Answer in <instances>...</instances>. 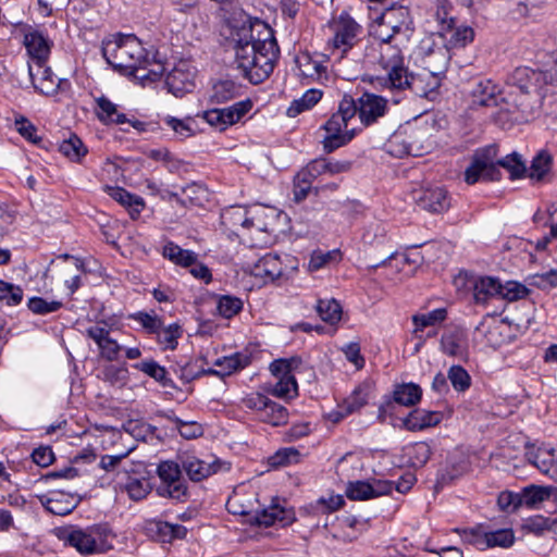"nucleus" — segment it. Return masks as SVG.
Masks as SVG:
<instances>
[{
    "instance_id": "obj_49",
    "label": "nucleus",
    "mask_w": 557,
    "mask_h": 557,
    "mask_svg": "<svg viewBox=\"0 0 557 557\" xmlns=\"http://www.w3.org/2000/svg\"><path fill=\"white\" fill-rule=\"evenodd\" d=\"M422 396V389L413 383L401 384L394 392V400L404 406L416 405Z\"/></svg>"
},
{
    "instance_id": "obj_47",
    "label": "nucleus",
    "mask_w": 557,
    "mask_h": 557,
    "mask_svg": "<svg viewBox=\"0 0 557 557\" xmlns=\"http://www.w3.org/2000/svg\"><path fill=\"white\" fill-rule=\"evenodd\" d=\"M326 173V159H317L308 163V165L297 174V178L307 186L300 189V194L306 196V190L310 187L313 180Z\"/></svg>"
},
{
    "instance_id": "obj_48",
    "label": "nucleus",
    "mask_w": 557,
    "mask_h": 557,
    "mask_svg": "<svg viewBox=\"0 0 557 557\" xmlns=\"http://www.w3.org/2000/svg\"><path fill=\"white\" fill-rule=\"evenodd\" d=\"M342 259V253L338 249L329 251L314 250L308 262V270L310 272L319 271L330 264L338 263Z\"/></svg>"
},
{
    "instance_id": "obj_14",
    "label": "nucleus",
    "mask_w": 557,
    "mask_h": 557,
    "mask_svg": "<svg viewBox=\"0 0 557 557\" xmlns=\"http://www.w3.org/2000/svg\"><path fill=\"white\" fill-rule=\"evenodd\" d=\"M252 108L249 99L235 102L223 109H211L202 113L203 120L219 131H224L228 126L236 124Z\"/></svg>"
},
{
    "instance_id": "obj_10",
    "label": "nucleus",
    "mask_w": 557,
    "mask_h": 557,
    "mask_svg": "<svg viewBox=\"0 0 557 557\" xmlns=\"http://www.w3.org/2000/svg\"><path fill=\"white\" fill-rule=\"evenodd\" d=\"M301 360L297 357L289 359H277L270 364L271 373L277 382L270 389V393L278 398H293L297 395V382L295 371L300 367Z\"/></svg>"
},
{
    "instance_id": "obj_1",
    "label": "nucleus",
    "mask_w": 557,
    "mask_h": 557,
    "mask_svg": "<svg viewBox=\"0 0 557 557\" xmlns=\"http://www.w3.org/2000/svg\"><path fill=\"white\" fill-rule=\"evenodd\" d=\"M235 50V63L252 84H260L273 72L278 46L272 29L258 23L244 21L232 25L230 35Z\"/></svg>"
},
{
    "instance_id": "obj_18",
    "label": "nucleus",
    "mask_w": 557,
    "mask_h": 557,
    "mask_svg": "<svg viewBox=\"0 0 557 557\" xmlns=\"http://www.w3.org/2000/svg\"><path fill=\"white\" fill-rule=\"evenodd\" d=\"M414 201L420 209L434 214L446 212L451 205L448 191L442 186L420 189L414 196Z\"/></svg>"
},
{
    "instance_id": "obj_35",
    "label": "nucleus",
    "mask_w": 557,
    "mask_h": 557,
    "mask_svg": "<svg viewBox=\"0 0 557 557\" xmlns=\"http://www.w3.org/2000/svg\"><path fill=\"white\" fill-rule=\"evenodd\" d=\"M373 389L374 384L371 381H364L359 384L342 405V409L345 411V414H350L362 408L371 398Z\"/></svg>"
},
{
    "instance_id": "obj_11",
    "label": "nucleus",
    "mask_w": 557,
    "mask_h": 557,
    "mask_svg": "<svg viewBox=\"0 0 557 557\" xmlns=\"http://www.w3.org/2000/svg\"><path fill=\"white\" fill-rule=\"evenodd\" d=\"M160 484L157 493L161 497L183 500L187 493V485L182 476L181 467L174 461H162L157 469Z\"/></svg>"
},
{
    "instance_id": "obj_5",
    "label": "nucleus",
    "mask_w": 557,
    "mask_h": 557,
    "mask_svg": "<svg viewBox=\"0 0 557 557\" xmlns=\"http://www.w3.org/2000/svg\"><path fill=\"white\" fill-rule=\"evenodd\" d=\"M57 536L65 545L75 548L82 555L103 554L113 545L112 536L107 525L94 524L87 528L66 527L57 530Z\"/></svg>"
},
{
    "instance_id": "obj_32",
    "label": "nucleus",
    "mask_w": 557,
    "mask_h": 557,
    "mask_svg": "<svg viewBox=\"0 0 557 557\" xmlns=\"http://www.w3.org/2000/svg\"><path fill=\"white\" fill-rule=\"evenodd\" d=\"M146 528L161 542L184 539L187 534V529L184 525L161 520H150L147 522Z\"/></svg>"
},
{
    "instance_id": "obj_33",
    "label": "nucleus",
    "mask_w": 557,
    "mask_h": 557,
    "mask_svg": "<svg viewBox=\"0 0 557 557\" xmlns=\"http://www.w3.org/2000/svg\"><path fill=\"white\" fill-rule=\"evenodd\" d=\"M243 94V86L233 79H220L212 85L209 94L211 103H223L233 100Z\"/></svg>"
},
{
    "instance_id": "obj_59",
    "label": "nucleus",
    "mask_w": 557,
    "mask_h": 557,
    "mask_svg": "<svg viewBox=\"0 0 557 557\" xmlns=\"http://www.w3.org/2000/svg\"><path fill=\"white\" fill-rule=\"evenodd\" d=\"M135 369L146 373L156 381L166 385V370L154 360H145L133 366Z\"/></svg>"
},
{
    "instance_id": "obj_39",
    "label": "nucleus",
    "mask_w": 557,
    "mask_h": 557,
    "mask_svg": "<svg viewBox=\"0 0 557 557\" xmlns=\"http://www.w3.org/2000/svg\"><path fill=\"white\" fill-rule=\"evenodd\" d=\"M96 114L103 123L124 124L128 122L124 113L117 112V107L110 99L104 96L96 98Z\"/></svg>"
},
{
    "instance_id": "obj_56",
    "label": "nucleus",
    "mask_w": 557,
    "mask_h": 557,
    "mask_svg": "<svg viewBox=\"0 0 557 557\" xmlns=\"http://www.w3.org/2000/svg\"><path fill=\"white\" fill-rule=\"evenodd\" d=\"M151 486L146 479L132 478L124 486L131 499L138 502L144 499L150 493Z\"/></svg>"
},
{
    "instance_id": "obj_24",
    "label": "nucleus",
    "mask_w": 557,
    "mask_h": 557,
    "mask_svg": "<svg viewBox=\"0 0 557 557\" xmlns=\"http://www.w3.org/2000/svg\"><path fill=\"white\" fill-rule=\"evenodd\" d=\"M421 50L423 51V67L442 76L448 67L449 50L442 42L432 45L423 42Z\"/></svg>"
},
{
    "instance_id": "obj_4",
    "label": "nucleus",
    "mask_w": 557,
    "mask_h": 557,
    "mask_svg": "<svg viewBox=\"0 0 557 557\" xmlns=\"http://www.w3.org/2000/svg\"><path fill=\"white\" fill-rule=\"evenodd\" d=\"M397 36L392 28H387L379 17L370 28V37L362 48V62L369 66L379 65L386 71L404 58L397 45L392 44Z\"/></svg>"
},
{
    "instance_id": "obj_53",
    "label": "nucleus",
    "mask_w": 557,
    "mask_h": 557,
    "mask_svg": "<svg viewBox=\"0 0 557 557\" xmlns=\"http://www.w3.org/2000/svg\"><path fill=\"white\" fill-rule=\"evenodd\" d=\"M502 166L507 170L511 178H519L527 172V166L521 157L512 152L497 160V168Z\"/></svg>"
},
{
    "instance_id": "obj_60",
    "label": "nucleus",
    "mask_w": 557,
    "mask_h": 557,
    "mask_svg": "<svg viewBox=\"0 0 557 557\" xmlns=\"http://www.w3.org/2000/svg\"><path fill=\"white\" fill-rule=\"evenodd\" d=\"M361 470V461L356 456L348 454L344 456L337 465V472L342 478L350 479L357 475Z\"/></svg>"
},
{
    "instance_id": "obj_17",
    "label": "nucleus",
    "mask_w": 557,
    "mask_h": 557,
    "mask_svg": "<svg viewBox=\"0 0 557 557\" xmlns=\"http://www.w3.org/2000/svg\"><path fill=\"white\" fill-rule=\"evenodd\" d=\"M393 482L387 480L348 481L346 496L352 500H369L391 494Z\"/></svg>"
},
{
    "instance_id": "obj_21",
    "label": "nucleus",
    "mask_w": 557,
    "mask_h": 557,
    "mask_svg": "<svg viewBox=\"0 0 557 557\" xmlns=\"http://www.w3.org/2000/svg\"><path fill=\"white\" fill-rule=\"evenodd\" d=\"M86 334L97 344L102 358L108 361L119 359L123 347L110 336V331L106 325H91L86 330Z\"/></svg>"
},
{
    "instance_id": "obj_36",
    "label": "nucleus",
    "mask_w": 557,
    "mask_h": 557,
    "mask_svg": "<svg viewBox=\"0 0 557 557\" xmlns=\"http://www.w3.org/2000/svg\"><path fill=\"white\" fill-rule=\"evenodd\" d=\"M46 509L57 516H65L72 512L78 505L74 495L62 492H53L44 503Z\"/></svg>"
},
{
    "instance_id": "obj_7",
    "label": "nucleus",
    "mask_w": 557,
    "mask_h": 557,
    "mask_svg": "<svg viewBox=\"0 0 557 557\" xmlns=\"http://www.w3.org/2000/svg\"><path fill=\"white\" fill-rule=\"evenodd\" d=\"M330 28L333 33L329 40L331 55L341 60L351 53L352 59L362 61L364 42H359L361 26L349 14L342 12L333 18Z\"/></svg>"
},
{
    "instance_id": "obj_29",
    "label": "nucleus",
    "mask_w": 557,
    "mask_h": 557,
    "mask_svg": "<svg viewBox=\"0 0 557 557\" xmlns=\"http://www.w3.org/2000/svg\"><path fill=\"white\" fill-rule=\"evenodd\" d=\"M444 354L465 360L468 358V336L462 329H454L446 332L441 339Z\"/></svg>"
},
{
    "instance_id": "obj_62",
    "label": "nucleus",
    "mask_w": 557,
    "mask_h": 557,
    "mask_svg": "<svg viewBox=\"0 0 557 557\" xmlns=\"http://www.w3.org/2000/svg\"><path fill=\"white\" fill-rule=\"evenodd\" d=\"M28 309L36 314H47L58 311L62 302L58 300L48 301L41 297H33L28 300Z\"/></svg>"
},
{
    "instance_id": "obj_9",
    "label": "nucleus",
    "mask_w": 557,
    "mask_h": 557,
    "mask_svg": "<svg viewBox=\"0 0 557 557\" xmlns=\"http://www.w3.org/2000/svg\"><path fill=\"white\" fill-rule=\"evenodd\" d=\"M298 270V260L284 253H267L261 257L252 268V274L262 277L265 282L280 278H289Z\"/></svg>"
},
{
    "instance_id": "obj_16",
    "label": "nucleus",
    "mask_w": 557,
    "mask_h": 557,
    "mask_svg": "<svg viewBox=\"0 0 557 557\" xmlns=\"http://www.w3.org/2000/svg\"><path fill=\"white\" fill-rule=\"evenodd\" d=\"M357 114L362 126L368 127L382 119L387 110V99L372 92H364L356 101Z\"/></svg>"
},
{
    "instance_id": "obj_57",
    "label": "nucleus",
    "mask_w": 557,
    "mask_h": 557,
    "mask_svg": "<svg viewBox=\"0 0 557 557\" xmlns=\"http://www.w3.org/2000/svg\"><path fill=\"white\" fill-rule=\"evenodd\" d=\"M447 379L453 387L458 392L467 391L471 385L469 373L461 366H453L448 370Z\"/></svg>"
},
{
    "instance_id": "obj_63",
    "label": "nucleus",
    "mask_w": 557,
    "mask_h": 557,
    "mask_svg": "<svg viewBox=\"0 0 557 557\" xmlns=\"http://www.w3.org/2000/svg\"><path fill=\"white\" fill-rule=\"evenodd\" d=\"M207 369H205L202 366L198 364V360H190L187 361L184 366H178V369L175 370L180 377L185 382L194 381L201 375H209L206 372Z\"/></svg>"
},
{
    "instance_id": "obj_64",
    "label": "nucleus",
    "mask_w": 557,
    "mask_h": 557,
    "mask_svg": "<svg viewBox=\"0 0 557 557\" xmlns=\"http://www.w3.org/2000/svg\"><path fill=\"white\" fill-rule=\"evenodd\" d=\"M172 421L180 434L187 440L197 438L202 435V426L197 422H186L177 417L173 418Z\"/></svg>"
},
{
    "instance_id": "obj_20",
    "label": "nucleus",
    "mask_w": 557,
    "mask_h": 557,
    "mask_svg": "<svg viewBox=\"0 0 557 557\" xmlns=\"http://www.w3.org/2000/svg\"><path fill=\"white\" fill-rule=\"evenodd\" d=\"M525 457L542 473L557 482V449L548 445H531L527 447Z\"/></svg>"
},
{
    "instance_id": "obj_13",
    "label": "nucleus",
    "mask_w": 557,
    "mask_h": 557,
    "mask_svg": "<svg viewBox=\"0 0 557 557\" xmlns=\"http://www.w3.org/2000/svg\"><path fill=\"white\" fill-rule=\"evenodd\" d=\"M262 210L248 211L244 207H231L223 210L221 214L222 224L233 232L240 230H255L268 232L265 222L261 218Z\"/></svg>"
},
{
    "instance_id": "obj_46",
    "label": "nucleus",
    "mask_w": 557,
    "mask_h": 557,
    "mask_svg": "<svg viewBox=\"0 0 557 557\" xmlns=\"http://www.w3.org/2000/svg\"><path fill=\"white\" fill-rule=\"evenodd\" d=\"M263 422L272 424L274 426L286 424L288 421L287 409L271 399L268 398V404L263 408L260 417Z\"/></svg>"
},
{
    "instance_id": "obj_27",
    "label": "nucleus",
    "mask_w": 557,
    "mask_h": 557,
    "mask_svg": "<svg viewBox=\"0 0 557 557\" xmlns=\"http://www.w3.org/2000/svg\"><path fill=\"white\" fill-rule=\"evenodd\" d=\"M499 95L500 88L492 79H479L470 91V107L479 108L496 106Z\"/></svg>"
},
{
    "instance_id": "obj_28",
    "label": "nucleus",
    "mask_w": 557,
    "mask_h": 557,
    "mask_svg": "<svg viewBox=\"0 0 557 557\" xmlns=\"http://www.w3.org/2000/svg\"><path fill=\"white\" fill-rule=\"evenodd\" d=\"M379 21L397 35L407 37L410 32L411 18L406 7L392 5L385 9L379 16Z\"/></svg>"
},
{
    "instance_id": "obj_44",
    "label": "nucleus",
    "mask_w": 557,
    "mask_h": 557,
    "mask_svg": "<svg viewBox=\"0 0 557 557\" xmlns=\"http://www.w3.org/2000/svg\"><path fill=\"white\" fill-rule=\"evenodd\" d=\"M165 72V66L160 61L154 59V54L148 52V62L140 64L138 71L135 73V77L146 82H157L160 79Z\"/></svg>"
},
{
    "instance_id": "obj_22",
    "label": "nucleus",
    "mask_w": 557,
    "mask_h": 557,
    "mask_svg": "<svg viewBox=\"0 0 557 557\" xmlns=\"http://www.w3.org/2000/svg\"><path fill=\"white\" fill-rule=\"evenodd\" d=\"M82 269L83 262L79 259L65 255L60 262H52L49 271H57L59 278L63 280L72 295L81 286Z\"/></svg>"
},
{
    "instance_id": "obj_43",
    "label": "nucleus",
    "mask_w": 557,
    "mask_h": 557,
    "mask_svg": "<svg viewBox=\"0 0 557 557\" xmlns=\"http://www.w3.org/2000/svg\"><path fill=\"white\" fill-rule=\"evenodd\" d=\"M162 255L173 263L185 268L194 265L197 261V255L194 251L183 249L172 242L164 245Z\"/></svg>"
},
{
    "instance_id": "obj_3",
    "label": "nucleus",
    "mask_w": 557,
    "mask_h": 557,
    "mask_svg": "<svg viewBox=\"0 0 557 557\" xmlns=\"http://www.w3.org/2000/svg\"><path fill=\"white\" fill-rule=\"evenodd\" d=\"M102 54L112 67L133 76L140 64L148 62V51L133 34L113 35L104 40Z\"/></svg>"
},
{
    "instance_id": "obj_6",
    "label": "nucleus",
    "mask_w": 557,
    "mask_h": 557,
    "mask_svg": "<svg viewBox=\"0 0 557 557\" xmlns=\"http://www.w3.org/2000/svg\"><path fill=\"white\" fill-rule=\"evenodd\" d=\"M356 101L345 96L338 104V109L323 125L326 135L323 139V148L332 152L339 147L347 145L360 132V128L350 127V121L356 116Z\"/></svg>"
},
{
    "instance_id": "obj_26",
    "label": "nucleus",
    "mask_w": 557,
    "mask_h": 557,
    "mask_svg": "<svg viewBox=\"0 0 557 557\" xmlns=\"http://www.w3.org/2000/svg\"><path fill=\"white\" fill-rule=\"evenodd\" d=\"M295 519L294 510L292 508H286L278 503H272L270 506L261 510H257L253 516L255 523L263 527H270L276 523L285 527L292 524Z\"/></svg>"
},
{
    "instance_id": "obj_50",
    "label": "nucleus",
    "mask_w": 557,
    "mask_h": 557,
    "mask_svg": "<svg viewBox=\"0 0 557 557\" xmlns=\"http://www.w3.org/2000/svg\"><path fill=\"white\" fill-rule=\"evenodd\" d=\"M447 317L445 308H437L426 313L414 314L412 322L414 324V333L423 331L428 326H434L443 322Z\"/></svg>"
},
{
    "instance_id": "obj_45",
    "label": "nucleus",
    "mask_w": 557,
    "mask_h": 557,
    "mask_svg": "<svg viewBox=\"0 0 557 557\" xmlns=\"http://www.w3.org/2000/svg\"><path fill=\"white\" fill-rule=\"evenodd\" d=\"M405 454L414 468L423 467L432 455V448L426 442H417L405 447Z\"/></svg>"
},
{
    "instance_id": "obj_25",
    "label": "nucleus",
    "mask_w": 557,
    "mask_h": 557,
    "mask_svg": "<svg viewBox=\"0 0 557 557\" xmlns=\"http://www.w3.org/2000/svg\"><path fill=\"white\" fill-rule=\"evenodd\" d=\"M182 468L191 481L199 482L219 471H227L230 465L220 460L208 462L189 456L182 461Z\"/></svg>"
},
{
    "instance_id": "obj_54",
    "label": "nucleus",
    "mask_w": 557,
    "mask_h": 557,
    "mask_svg": "<svg viewBox=\"0 0 557 557\" xmlns=\"http://www.w3.org/2000/svg\"><path fill=\"white\" fill-rule=\"evenodd\" d=\"M243 305L239 297L222 295L219 297L216 309L223 318L231 319L242 311Z\"/></svg>"
},
{
    "instance_id": "obj_2",
    "label": "nucleus",
    "mask_w": 557,
    "mask_h": 557,
    "mask_svg": "<svg viewBox=\"0 0 557 557\" xmlns=\"http://www.w3.org/2000/svg\"><path fill=\"white\" fill-rule=\"evenodd\" d=\"M384 72L383 75L371 77L370 83L375 89L389 91L394 103H399L400 96L408 91L418 97L429 98L441 86L442 76L424 67L418 73H409L404 58Z\"/></svg>"
},
{
    "instance_id": "obj_30",
    "label": "nucleus",
    "mask_w": 557,
    "mask_h": 557,
    "mask_svg": "<svg viewBox=\"0 0 557 557\" xmlns=\"http://www.w3.org/2000/svg\"><path fill=\"white\" fill-rule=\"evenodd\" d=\"M454 20L449 18V24L443 33L440 34L441 42L448 49L463 48L474 39V30L467 25L453 26Z\"/></svg>"
},
{
    "instance_id": "obj_37",
    "label": "nucleus",
    "mask_w": 557,
    "mask_h": 557,
    "mask_svg": "<svg viewBox=\"0 0 557 557\" xmlns=\"http://www.w3.org/2000/svg\"><path fill=\"white\" fill-rule=\"evenodd\" d=\"M106 190L112 199L129 209L132 218L138 215L144 208V200L141 197L133 195L122 187L107 186Z\"/></svg>"
},
{
    "instance_id": "obj_31",
    "label": "nucleus",
    "mask_w": 557,
    "mask_h": 557,
    "mask_svg": "<svg viewBox=\"0 0 557 557\" xmlns=\"http://www.w3.org/2000/svg\"><path fill=\"white\" fill-rule=\"evenodd\" d=\"M443 420L441 411H430L425 409L412 410L404 420L403 424L410 432H420L436 426Z\"/></svg>"
},
{
    "instance_id": "obj_51",
    "label": "nucleus",
    "mask_w": 557,
    "mask_h": 557,
    "mask_svg": "<svg viewBox=\"0 0 557 557\" xmlns=\"http://www.w3.org/2000/svg\"><path fill=\"white\" fill-rule=\"evenodd\" d=\"M59 150L71 161L75 162H79L88 151L82 139L76 135H71L70 138L63 140L60 144Z\"/></svg>"
},
{
    "instance_id": "obj_23",
    "label": "nucleus",
    "mask_w": 557,
    "mask_h": 557,
    "mask_svg": "<svg viewBox=\"0 0 557 557\" xmlns=\"http://www.w3.org/2000/svg\"><path fill=\"white\" fill-rule=\"evenodd\" d=\"M543 94H527L515 90H509L507 96L503 100L515 108L520 113L522 120L532 119L541 107Z\"/></svg>"
},
{
    "instance_id": "obj_40",
    "label": "nucleus",
    "mask_w": 557,
    "mask_h": 557,
    "mask_svg": "<svg viewBox=\"0 0 557 557\" xmlns=\"http://www.w3.org/2000/svg\"><path fill=\"white\" fill-rule=\"evenodd\" d=\"M502 283L492 276L480 277L474 283V299L476 302H486L490 298L499 296Z\"/></svg>"
},
{
    "instance_id": "obj_41",
    "label": "nucleus",
    "mask_w": 557,
    "mask_h": 557,
    "mask_svg": "<svg viewBox=\"0 0 557 557\" xmlns=\"http://www.w3.org/2000/svg\"><path fill=\"white\" fill-rule=\"evenodd\" d=\"M322 95L320 89H308L300 98L292 101L286 110V114L289 117H296L300 113L312 109L321 100Z\"/></svg>"
},
{
    "instance_id": "obj_52",
    "label": "nucleus",
    "mask_w": 557,
    "mask_h": 557,
    "mask_svg": "<svg viewBox=\"0 0 557 557\" xmlns=\"http://www.w3.org/2000/svg\"><path fill=\"white\" fill-rule=\"evenodd\" d=\"M317 312L330 324L337 323L342 318V307L335 299H320L317 304Z\"/></svg>"
},
{
    "instance_id": "obj_19",
    "label": "nucleus",
    "mask_w": 557,
    "mask_h": 557,
    "mask_svg": "<svg viewBox=\"0 0 557 557\" xmlns=\"http://www.w3.org/2000/svg\"><path fill=\"white\" fill-rule=\"evenodd\" d=\"M195 69L187 62H178L166 75L165 84L174 96L178 97L195 88Z\"/></svg>"
},
{
    "instance_id": "obj_42",
    "label": "nucleus",
    "mask_w": 557,
    "mask_h": 557,
    "mask_svg": "<svg viewBox=\"0 0 557 557\" xmlns=\"http://www.w3.org/2000/svg\"><path fill=\"white\" fill-rule=\"evenodd\" d=\"M552 164V156L545 150L540 151L532 160L529 169V177L535 182L548 181Z\"/></svg>"
},
{
    "instance_id": "obj_15",
    "label": "nucleus",
    "mask_w": 557,
    "mask_h": 557,
    "mask_svg": "<svg viewBox=\"0 0 557 557\" xmlns=\"http://www.w3.org/2000/svg\"><path fill=\"white\" fill-rule=\"evenodd\" d=\"M34 88L45 96H54L70 86L67 79L58 78L47 63L28 64Z\"/></svg>"
},
{
    "instance_id": "obj_12",
    "label": "nucleus",
    "mask_w": 557,
    "mask_h": 557,
    "mask_svg": "<svg viewBox=\"0 0 557 557\" xmlns=\"http://www.w3.org/2000/svg\"><path fill=\"white\" fill-rule=\"evenodd\" d=\"M23 46L29 59L28 64L47 63L53 41L47 32L32 25H24L21 28Z\"/></svg>"
},
{
    "instance_id": "obj_61",
    "label": "nucleus",
    "mask_w": 557,
    "mask_h": 557,
    "mask_svg": "<svg viewBox=\"0 0 557 557\" xmlns=\"http://www.w3.org/2000/svg\"><path fill=\"white\" fill-rule=\"evenodd\" d=\"M131 319L138 322L149 333H159L162 327L161 319L154 313L138 311L133 313Z\"/></svg>"
},
{
    "instance_id": "obj_8",
    "label": "nucleus",
    "mask_w": 557,
    "mask_h": 557,
    "mask_svg": "<svg viewBox=\"0 0 557 557\" xmlns=\"http://www.w3.org/2000/svg\"><path fill=\"white\" fill-rule=\"evenodd\" d=\"M498 147L496 145H487L474 152L471 164L465 172V180L472 185L480 180L496 181L499 180L500 173L497 168Z\"/></svg>"
},
{
    "instance_id": "obj_38",
    "label": "nucleus",
    "mask_w": 557,
    "mask_h": 557,
    "mask_svg": "<svg viewBox=\"0 0 557 557\" xmlns=\"http://www.w3.org/2000/svg\"><path fill=\"white\" fill-rule=\"evenodd\" d=\"M250 363V357L246 354L236 352L231 356L223 357L222 369L208 368L206 372L209 375L226 376L246 368Z\"/></svg>"
},
{
    "instance_id": "obj_58",
    "label": "nucleus",
    "mask_w": 557,
    "mask_h": 557,
    "mask_svg": "<svg viewBox=\"0 0 557 557\" xmlns=\"http://www.w3.org/2000/svg\"><path fill=\"white\" fill-rule=\"evenodd\" d=\"M23 299V290L20 286L0 280V300L8 306H16Z\"/></svg>"
},
{
    "instance_id": "obj_34",
    "label": "nucleus",
    "mask_w": 557,
    "mask_h": 557,
    "mask_svg": "<svg viewBox=\"0 0 557 557\" xmlns=\"http://www.w3.org/2000/svg\"><path fill=\"white\" fill-rule=\"evenodd\" d=\"M515 536L511 530L500 529L475 535L474 543L480 548L503 547L507 548L513 544Z\"/></svg>"
},
{
    "instance_id": "obj_55",
    "label": "nucleus",
    "mask_w": 557,
    "mask_h": 557,
    "mask_svg": "<svg viewBox=\"0 0 557 557\" xmlns=\"http://www.w3.org/2000/svg\"><path fill=\"white\" fill-rule=\"evenodd\" d=\"M102 379L112 386L122 387L128 381V371L125 367L109 364L102 370Z\"/></svg>"
}]
</instances>
